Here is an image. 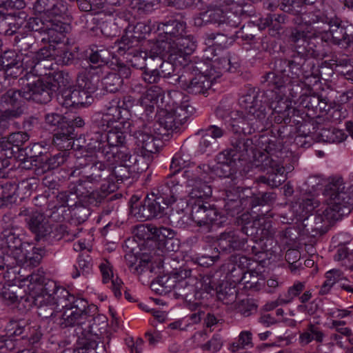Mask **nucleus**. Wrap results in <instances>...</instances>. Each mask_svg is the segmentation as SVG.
Returning <instances> with one entry per match:
<instances>
[{
  "instance_id": "nucleus-1",
  "label": "nucleus",
  "mask_w": 353,
  "mask_h": 353,
  "mask_svg": "<svg viewBox=\"0 0 353 353\" xmlns=\"http://www.w3.org/2000/svg\"><path fill=\"white\" fill-rule=\"evenodd\" d=\"M303 33L297 32L293 41L297 46V54L292 59H276L272 71L265 74L264 81L267 83L266 98L270 100L271 118L278 124H288L298 111L292 105L299 103L316 114L320 95L311 94L310 85L304 82L311 77L315 82L319 79V66L314 57L318 52L309 46L305 48ZM310 45V43H308Z\"/></svg>"
},
{
  "instance_id": "nucleus-2",
  "label": "nucleus",
  "mask_w": 353,
  "mask_h": 353,
  "mask_svg": "<svg viewBox=\"0 0 353 353\" xmlns=\"http://www.w3.org/2000/svg\"><path fill=\"white\" fill-rule=\"evenodd\" d=\"M299 24V27L295 29L291 34V41L296 50L297 54V46L293 41V36L297 32L303 33V39H305V48L309 49L313 46V49L318 52V56L314 57V62L320 54L316 46L313 41L316 38L321 37V40L325 41H332L334 44L344 48L349 52H353V34H347L346 28L341 25V20L337 17L327 18L321 17L312 12L304 13L300 18L294 19Z\"/></svg>"
},
{
  "instance_id": "nucleus-3",
  "label": "nucleus",
  "mask_w": 353,
  "mask_h": 353,
  "mask_svg": "<svg viewBox=\"0 0 353 353\" xmlns=\"http://www.w3.org/2000/svg\"><path fill=\"white\" fill-rule=\"evenodd\" d=\"M345 185L342 177H334L326 185L323 196V206L317 211L314 216V225L305 230L313 237L325 234L332 221L337 220L340 212L347 205L353 204V196L345 191Z\"/></svg>"
},
{
  "instance_id": "nucleus-4",
  "label": "nucleus",
  "mask_w": 353,
  "mask_h": 353,
  "mask_svg": "<svg viewBox=\"0 0 353 353\" xmlns=\"http://www.w3.org/2000/svg\"><path fill=\"white\" fill-rule=\"evenodd\" d=\"M266 90L259 92L249 88L239 99V105L244 111L236 118H232L230 127L236 134H251L263 123L270 108V100L266 98Z\"/></svg>"
},
{
  "instance_id": "nucleus-5",
  "label": "nucleus",
  "mask_w": 353,
  "mask_h": 353,
  "mask_svg": "<svg viewBox=\"0 0 353 353\" xmlns=\"http://www.w3.org/2000/svg\"><path fill=\"white\" fill-rule=\"evenodd\" d=\"M152 119L141 116L128 123V132L134 137L136 150L140 154L138 158H134V165L138 172L148 169L151 155L158 152L157 142L159 143V140L152 134Z\"/></svg>"
},
{
  "instance_id": "nucleus-6",
  "label": "nucleus",
  "mask_w": 353,
  "mask_h": 353,
  "mask_svg": "<svg viewBox=\"0 0 353 353\" xmlns=\"http://www.w3.org/2000/svg\"><path fill=\"white\" fill-rule=\"evenodd\" d=\"M88 306V303L85 299L68 292V310L72 311L68 315V327L76 326L74 333L77 337V342L79 345L73 353H88L90 349L97 347L96 342L90 339L89 330L83 327L88 316L86 310Z\"/></svg>"
},
{
  "instance_id": "nucleus-7",
  "label": "nucleus",
  "mask_w": 353,
  "mask_h": 353,
  "mask_svg": "<svg viewBox=\"0 0 353 353\" xmlns=\"http://www.w3.org/2000/svg\"><path fill=\"white\" fill-rule=\"evenodd\" d=\"M244 230L248 236L254 239V245H251L252 260L259 263H264L266 260H270L274 251L272 248H268V243H272L273 239L271 237L274 233L271 221L260 217L254 219L251 224L244 225Z\"/></svg>"
},
{
  "instance_id": "nucleus-8",
  "label": "nucleus",
  "mask_w": 353,
  "mask_h": 353,
  "mask_svg": "<svg viewBox=\"0 0 353 353\" xmlns=\"http://www.w3.org/2000/svg\"><path fill=\"white\" fill-rule=\"evenodd\" d=\"M185 194L180 182L172 177L166 178L145 197L152 219L161 216L169 205L175 203L178 199H181Z\"/></svg>"
},
{
  "instance_id": "nucleus-9",
  "label": "nucleus",
  "mask_w": 353,
  "mask_h": 353,
  "mask_svg": "<svg viewBox=\"0 0 353 353\" xmlns=\"http://www.w3.org/2000/svg\"><path fill=\"white\" fill-rule=\"evenodd\" d=\"M185 194L180 182L172 177L166 178L145 197L152 219L161 216L169 205L175 203L178 199H181Z\"/></svg>"
},
{
  "instance_id": "nucleus-10",
  "label": "nucleus",
  "mask_w": 353,
  "mask_h": 353,
  "mask_svg": "<svg viewBox=\"0 0 353 353\" xmlns=\"http://www.w3.org/2000/svg\"><path fill=\"white\" fill-rule=\"evenodd\" d=\"M208 67V64L202 61L188 63L177 79L179 87L190 94H205L215 79Z\"/></svg>"
},
{
  "instance_id": "nucleus-11",
  "label": "nucleus",
  "mask_w": 353,
  "mask_h": 353,
  "mask_svg": "<svg viewBox=\"0 0 353 353\" xmlns=\"http://www.w3.org/2000/svg\"><path fill=\"white\" fill-rule=\"evenodd\" d=\"M261 143H265L264 152L261 153V161L264 169H270L268 177L263 176L260 181L272 187H278L285 180V168L283 165L285 152L280 142L261 137Z\"/></svg>"
},
{
  "instance_id": "nucleus-12",
  "label": "nucleus",
  "mask_w": 353,
  "mask_h": 353,
  "mask_svg": "<svg viewBox=\"0 0 353 353\" xmlns=\"http://www.w3.org/2000/svg\"><path fill=\"white\" fill-rule=\"evenodd\" d=\"M19 215L27 216L26 221L29 229L35 234L37 241L43 240L53 243L65 235V228L63 225L50 224L48 219L42 212L24 208L21 210Z\"/></svg>"
},
{
  "instance_id": "nucleus-13",
  "label": "nucleus",
  "mask_w": 353,
  "mask_h": 353,
  "mask_svg": "<svg viewBox=\"0 0 353 353\" xmlns=\"http://www.w3.org/2000/svg\"><path fill=\"white\" fill-rule=\"evenodd\" d=\"M134 102V97L130 95L123 96V98L114 97L105 105L104 112L96 116L94 120L95 125L103 131L117 123L128 125L131 121H124L123 113H128Z\"/></svg>"
},
{
  "instance_id": "nucleus-14",
  "label": "nucleus",
  "mask_w": 353,
  "mask_h": 353,
  "mask_svg": "<svg viewBox=\"0 0 353 353\" xmlns=\"http://www.w3.org/2000/svg\"><path fill=\"white\" fill-rule=\"evenodd\" d=\"M194 281L193 270L185 268L176 269L158 281L166 292L173 290L177 297L188 301H192L194 298Z\"/></svg>"
},
{
  "instance_id": "nucleus-15",
  "label": "nucleus",
  "mask_w": 353,
  "mask_h": 353,
  "mask_svg": "<svg viewBox=\"0 0 353 353\" xmlns=\"http://www.w3.org/2000/svg\"><path fill=\"white\" fill-rule=\"evenodd\" d=\"M99 72L97 68H92L88 71L81 72L77 77V85L74 88H68L70 94L68 100L71 101L70 107L83 106L90 103V93L96 90L99 83Z\"/></svg>"
},
{
  "instance_id": "nucleus-16",
  "label": "nucleus",
  "mask_w": 353,
  "mask_h": 353,
  "mask_svg": "<svg viewBox=\"0 0 353 353\" xmlns=\"http://www.w3.org/2000/svg\"><path fill=\"white\" fill-rule=\"evenodd\" d=\"M93 184L86 179H80L77 181H71L68 186L71 194H75L79 201L89 205H97L101 203L106 196L114 191L115 183L101 184V190H94Z\"/></svg>"
},
{
  "instance_id": "nucleus-17",
  "label": "nucleus",
  "mask_w": 353,
  "mask_h": 353,
  "mask_svg": "<svg viewBox=\"0 0 353 353\" xmlns=\"http://www.w3.org/2000/svg\"><path fill=\"white\" fill-rule=\"evenodd\" d=\"M240 23V17L228 12L225 6L221 3L210 4L205 11L200 12L194 18V23L198 27L212 23L219 27L225 25L230 28H236Z\"/></svg>"
},
{
  "instance_id": "nucleus-18",
  "label": "nucleus",
  "mask_w": 353,
  "mask_h": 353,
  "mask_svg": "<svg viewBox=\"0 0 353 353\" xmlns=\"http://www.w3.org/2000/svg\"><path fill=\"white\" fill-rule=\"evenodd\" d=\"M93 143L92 148L101 154L108 160L112 159V154H116L118 148L125 143V135L116 125L105 131L103 133L97 132L92 138Z\"/></svg>"
},
{
  "instance_id": "nucleus-19",
  "label": "nucleus",
  "mask_w": 353,
  "mask_h": 353,
  "mask_svg": "<svg viewBox=\"0 0 353 353\" xmlns=\"http://www.w3.org/2000/svg\"><path fill=\"white\" fill-rule=\"evenodd\" d=\"M19 84L24 99L32 100L38 103H47L52 99L50 84L41 77L26 73L19 79Z\"/></svg>"
},
{
  "instance_id": "nucleus-20",
  "label": "nucleus",
  "mask_w": 353,
  "mask_h": 353,
  "mask_svg": "<svg viewBox=\"0 0 353 353\" xmlns=\"http://www.w3.org/2000/svg\"><path fill=\"white\" fill-rule=\"evenodd\" d=\"M19 285L26 287L24 291L30 296L41 294L47 296L46 299H49L52 294H57L59 289L54 281L48 280L46 282L44 272L40 270L20 279Z\"/></svg>"
},
{
  "instance_id": "nucleus-21",
  "label": "nucleus",
  "mask_w": 353,
  "mask_h": 353,
  "mask_svg": "<svg viewBox=\"0 0 353 353\" xmlns=\"http://www.w3.org/2000/svg\"><path fill=\"white\" fill-rule=\"evenodd\" d=\"M247 233L244 226L240 230H232L220 234L217 239L218 248L225 252L246 251L251 253V245H248Z\"/></svg>"
},
{
  "instance_id": "nucleus-22",
  "label": "nucleus",
  "mask_w": 353,
  "mask_h": 353,
  "mask_svg": "<svg viewBox=\"0 0 353 353\" xmlns=\"http://www.w3.org/2000/svg\"><path fill=\"white\" fill-rule=\"evenodd\" d=\"M91 161L92 157L87 154L83 157H77V164L85 169L84 173L86 174V179L93 185L102 181L103 182L102 184H106V185L109 183H111L110 179H112V170L100 161L95 162L90 165L88 161Z\"/></svg>"
},
{
  "instance_id": "nucleus-23",
  "label": "nucleus",
  "mask_w": 353,
  "mask_h": 353,
  "mask_svg": "<svg viewBox=\"0 0 353 353\" xmlns=\"http://www.w3.org/2000/svg\"><path fill=\"white\" fill-rule=\"evenodd\" d=\"M183 176L187 179V181L185 187L183 186L185 194L181 199L185 198L188 195L190 197L188 202L190 203L191 201H203L211 196L212 191L210 185L201 179L194 178L192 171L185 170Z\"/></svg>"
},
{
  "instance_id": "nucleus-24",
  "label": "nucleus",
  "mask_w": 353,
  "mask_h": 353,
  "mask_svg": "<svg viewBox=\"0 0 353 353\" xmlns=\"http://www.w3.org/2000/svg\"><path fill=\"white\" fill-rule=\"evenodd\" d=\"M18 228L14 225L13 221L9 216L5 215L2 219V232L0 234L1 245L8 248V254L14 257L17 250H21L23 242L17 232Z\"/></svg>"
},
{
  "instance_id": "nucleus-25",
  "label": "nucleus",
  "mask_w": 353,
  "mask_h": 353,
  "mask_svg": "<svg viewBox=\"0 0 353 353\" xmlns=\"http://www.w3.org/2000/svg\"><path fill=\"white\" fill-rule=\"evenodd\" d=\"M44 250L41 248H37L33 244L23 242L21 250H17L16 255L13 257L15 263L19 266L34 268L37 266L43 257Z\"/></svg>"
},
{
  "instance_id": "nucleus-26",
  "label": "nucleus",
  "mask_w": 353,
  "mask_h": 353,
  "mask_svg": "<svg viewBox=\"0 0 353 353\" xmlns=\"http://www.w3.org/2000/svg\"><path fill=\"white\" fill-rule=\"evenodd\" d=\"M172 45L170 60L176 63H187V57L191 54L196 48V42L194 37L185 32L183 35L170 42Z\"/></svg>"
},
{
  "instance_id": "nucleus-27",
  "label": "nucleus",
  "mask_w": 353,
  "mask_h": 353,
  "mask_svg": "<svg viewBox=\"0 0 353 353\" xmlns=\"http://www.w3.org/2000/svg\"><path fill=\"white\" fill-rule=\"evenodd\" d=\"M34 299V304L37 306V314L42 319H51L54 323L63 328L66 327V319L64 317L66 311L63 306V310L56 311L54 304L46 301L44 296L39 294L31 296Z\"/></svg>"
},
{
  "instance_id": "nucleus-28",
  "label": "nucleus",
  "mask_w": 353,
  "mask_h": 353,
  "mask_svg": "<svg viewBox=\"0 0 353 353\" xmlns=\"http://www.w3.org/2000/svg\"><path fill=\"white\" fill-rule=\"evenodd\" d=\"M192 205V220L199 226L208 225L214 223L217 219V210L212 208L210 204L203 201L190 202Z\"/></svg>"
},
{
  "instance_id": "nucleus-29",
  "label": "nucleus",
  "mask_w": 353,
  "mask_h": 353,
  "mask_svg": "<svg viewBox=\"0 0 353 353\" xmlns=\"http://www.w3.org/2000/svg\"><path fill=\"white\" fill-rule=\"evenodd\" d=\"M22 94L21 88L10 89L3 94L0 97V110L21 117L26 109Z\"/></svg>"
},
{
  "instance_id": "nucleus-30",
  "label": "nucleus",
  "mask_w": 353,
  "mask_h": 353,
  "mask_svg": "<svg viewBox=\"0 0 353 353\" xmlns=\"http://www.w3.org/2000/svg\"><path fill=\"white\" fill-rule=\"evenodd\" d=\"M73 248L76 252H81L77 261L78 266L74 265L73 271L71 273V276L73 279H77L81 274L83 275L88 274L92 271V258L88 254L91 248L89 243H87L83 239L79 240L77 243H74Z\"/></svg>"
},
{
  "instance_id": "nucleus-31",
  "label": "nucleus",
  "mask_w": 353,
  "mask_h": 353,
  "mask_svg": "<svg viewBox=\"0 0 353 353\" xmlns=\"http://www.w3.org/2000/svg\"><path fill=\"white\" fill-rule=\"evenodd\" d=\"M274 194L264 193L261 197L248 196L245 199H236L232 201L225 202L224 208L228 214L234 216L239 214L245 206L249 203L252 207L256 205H263L268 201L274 199Z\"/></svg>"
},
{
  "instance_id": "nucleus-32",
  "label": "nucleus",
  "mask_w": 353,
  "mask_h": 353,
  "mask_svg": "<svg viewBox=\"0 0 353 353\" xmlns=\"http://www.w3.org/2000/svg\"><path fill=\"white\" fill-rule=\"evenodd\" d=\"M47 216L52 221L64 225L66 216V192H59L54 196L48 203V211Z\"/></svg>"
},
{
  "instance_id": "nucleus-33",
  "label": "nucleus",
  "mask_w": 353,
  "mask_h": 353,
  "mask_svg": "<svg viewBox=\"0 0 353 353\" xmlns=\"http://www.w3.org/2000/svg\"><path fill=\"white\" fill-rule=\"evenodd\" d=\"M164 96L163 90L158 85L150 86L140 98L141 105L145 108V114L142 116L145 118L152 119L150 115L154 112V105H158L159 101L163 103Z\"/></svg>"
},
{
  "instance_id": "nucleus-34",
  "label": "nucleus",
  "mask_w": 353,
  "mask_h": 353,
  "mask_svg": "<svg viewBox=\"0 0 353 353\" xmlns=\"http://www.w3.org/2000/svg\"><path fill=\"white\" fill-rule=\"evenodd\" d=\"M194 277V300H201L208 296L216 290L213 276L211 274H201L197 271H193Z\"/></svg>"
},
{
  "instance_id": "nucleus-35",
  "label": "nucleus",
  "mask_w": 353,
  "mask_h": 353,
  "mask_svg": "<svg viewBox=\"0 0 353 353\" xmlns=\"http://www.w3.org/2000/svg\"><path fill=\"white\" fill-rule=\"evenodd\" d=\"M148 48L145 51L148 53L149 61L152 63L157 61V63H160L161 60L171 54L172 45L168 41H165L161 37L154 41H148Z\"/></svg>"
},
{
  "instance_id": "nucleus-36",
  "label": "nucleus",
  "mask_w": 353,
  "mask_h": 353,
  "mask_svg": "<svg viewBox=\"0 0 353 353\" xmlns=\"http://www.w3.org/2000/svg\"><path fill=\"white\" fill-rule=\"evenodd\" d=\"M24 68L22 61L18 59V55L14 50H6L0 57V70H3L7 77H17L21 70Z\"/></svg>"
},
{
  "instance_id": "nucleus-37",
  "label": "nucleus",
  "mask_w": 353,
  "mask_h": 353,
  "mask_svg": "<svg viewBox=\"0 0 353 353\" xmlns=\"http://www.w3.org/2000/svg\"><path fill=\"white\" fill-rule=\"evenodd\" d=\"M174 95L176 98L180 99L179 101L173 102V108L171 111L176 115L181 125L184 124L188 119L194 113V108L191 105L188 96L182 93L175 92Z\"/></svg>"
},
{
  "instance_id": "nucleus-38",
  "label": "nucleus",
  "mask_w": 353,
  "mask_h": 353,
  "mask_svg": "<svg viewBox=\"0 0 353 353\" xmlns=\"http://www.w3.org/2000/svg\"><path fill=\"white\" fill-rule=\"evenodd\" d=\"M99 269L102 275L103 283L111 281V289L115 297L120 298L122 295L121 289L123 283L117 276H114L112 265L107 259H103L99 265Z\"/></svg>"
},
{
  "instance_id": "nucleus-39",
  "label": "nucleus",
  "mask_w": 353,
  "mask_h": 353,
  "mask_svg": "<svg viewBox=\"0 0 353 353\" xmlns=\"http://www.w3.org/2000/svg\"><path fill=\"white\" fill-rule=\"evenodd\" d=\"M236 160H238L236 154L230 148L219 153L216 156L218 165L216 170L219 176L224 178L230 176L233 172L232 168Z\"/></svg>"
},
{
  "instance_id": "nucleus-40",
  "label": "nucleus",
  "mask_w": 353,
  "mask_h": 353,
  "mask_svg": "<svg viewBox=\"0 0 353 353\" xmlns=\"http://www.w3.org/2000/svg\"><path fill=\"white\" fill-rule=\"evenodd\" d=\"M230 149L236 154L239 161L244 160L250 153L253 154L255 150L252 139L245 138L241 134L230 138Z\"/></svg>"
},
{
  "instance_id": "nucleus-41",
  "label": "nucleus",
  "mask_w": 353,
  "mask_h": 353,
  "mask_svg": "<svg viewBox=\"0 0 353 353\" xmlns=\"http://www.w3.org/2000/svg\"><path fill=\"white\" fill-rule=\"evenodd\" d=\"M158 30H163L164 36L161 37L168 42L183 35L185 33V23L177 20H169L165 23H160L157 26Z\"/></svg>"
},
{
  "instance_id": "nucleus-42",
  "label": "nucleus",
  "mask_w": 353,
  "mask_h": 353,
  "mask_svg": "<svg viewBox=\"0 0 353 353\" xmlns=\"http://www.w3.org/2000/svg\"><path fill=\"white\" fill-rule=\"evenodd\" d=\"M50 84L52 94L54 92L57 93V100L59 103L64 106L66 103V79L65 78L64 71L57 70L53 72L51 77Z\"/></svg>"
},
{
  "instance_id": "nucleus-43",
  "label": "nucleus",
  "mask_w": 353,
  "mask_h": 353,
  "mask_svg": "<svg viewBox=\"0 0 353 353\" xmlns=\"http://www.w3.org/2000/svg\"><path fill=\"white\" fill-rule=\"evenodd\" d=\"M34 59H29L28 57H23L22 59L24 69L27 70L26 73H31L38 77L51 75L50 72L48 73V71L54 68H52V63L49 60Z\"/></svg>"
},
{
  "instance_id": "nucleus-44",
  "label": "nucleus",
  "mask_w": 353,
  "mask_h": 353,
  "mask_svg": "<svg viewBox=\"0 0 353 353\" xmlns=\"http://www.w3.org/2000/svg\"><path fill=\"white\" fill-rule=\"evenodd\" d=\"M20 270H17V265L13 257L9 254L1 258L0 260V275L8 281L22 279L20 275Z\"/></svg>"
},
{
  "instance_id": "nucleus-45",
  "label": "nucleus",
  "mask_w": 353,
  "mask_h": 353,
  "mask_svg": "<svg viewBox=\"0 0 353 353\" xmlns=\"http://www.w3.org/2000/svg\"><path fill=\"white\" fill-rule=\"evenodd\" d=\"M34 6L37 12L48 16H61L66 12V8L58 0H37Z\"/></svg>"
},
{
  "instance_id": "nucleus-46",
  "label": "nucleus",
  "mask_w": 353,
  "mask_h": 353,
  "mask_svg": "<svg viewBox=\"0 0 353 353\" xmlns=\"http://www.w3.org/2000/svg\"><path fill=\"white\" fill-rule=\"evenodd\" d=\"M85 125L84 120L80 117H75L74 115L68 114V159L69 163H74L76 153L74 148V137L71 131L74 130L75 128H81Z\"/></svg>"
},
{
  "instance_id": "nucleus-47",
  "label": "nucleus",
  "mask_w": 353,
  "mask_h": 353,
  "mask_svg": "<svg viewBox=\"0 0 353 353\" xmlns=\"http://www.w3.org/2000/svg\"><path fill=\"white\" fill-rule=\"evenodd\" d=\"M324 337L325 334L321 328L317 325L310 323L305 330L300 334L299 340L302 345H305L312 341L321 343Z\"/></svg>"
},
{
  "instance_id": "nucleus-48",
  "label": "nucleus",
  "mask_w": 353,
  "mask_h": 353,
  "mask_svg": "<svg viewBox=\"0 0 353 353\" xmlns=\"http://www.w3.org/2000/svg\"><path fill=\"white\" fill-rule=\"evenodd\" d=\"M346 138L347 135L343 130L333 127L321 129L317 135L319 141L330 143H339Z\"/></svg>"
},
{
  "instance_id": "nucleus-49",
  "label": "nucleus",
  "mask_w": 353,
  "mask_h": 353,
  "mask_svg": "<svg viewBox=\"0 0 353 353\" xmlns=\"http://www.w3.org/2000/svg\"><path fill=\"white\" fill-rule=\"evenodd\" d=\"M140 48V41L135 37L126 34L123 36L120 41L117 43V52L119 55L129 56L130 54H134L136 50Z\"/></svg>"
},
{
  "instance_id": "nucleus-50",
  "label": "nucleus",
  "mask_w": 353,
  "mask_h": 353,
  "mask_svg": "<svg viewBox=\"0 0 353 353\" xmlns=\"http://www.w3.org/2000/svg\"><path fill=\"white\" fill-rule=\"evenodd\" d=\"M111 53L110 52L104 48H101L99 49L98 48H94L91 49V53L89 56V61L90 63L93 64H97V66L94 68H97L100 70L99 72V78L101 74V66L107 64L110 59ZM94 68L93 66H89L85 71L89 70L90 68Z\"/></svg>"
},
{
  "instance_id": "nucleus-51",
  "label": "nucleus",
  "mask_w": 353,
  "mask_h": 353,
  "mask_svg": "<svg viewBox=\"0 0 353 353\" xmlns=\"http://www.w3.org/2000/svg\"><path fill=\"white\" fill-rule=\"evenodd\" d=\"M215 290L217 299L224 304L229 305L236 301L237 290L228 282L221 283Z\"/></svg>"
},
{
  "instance_id": "nucleus-52",
  "label": "nucleus",
  "mask_w": 353,
  "mask_h": 353,
  "mask_svg": "<svg viewBox=\"0 0 353 353\" xmlns=\"http://www.w3.org/2000/svg\"><path fill=\"white\" fill-rule=\"evenodd\" d=\"M158 124L166 131H174L179 129L181 125L176 115L171 110L162 109L158 117Z\"/></svg>"
},
{
  "instance_id": "nucleus-53",
  "label": "nucleus",
  "mask_w": 353,
  "mask_h": 353,
  "mask_svg": "<svg viewBox=\"0 0 353 353\" xmlns=\"http://www.w3.org/2000/svg\"><path fill=\"white\" fill-rule=\"evenodd\" d=\"M128 61L135 68L143 70L147 66L154 68V65L149 61L147 51H142L140 48L136 50L134 54H130L126 57Z\"/></svg>"
},
{
  "instance_id": "nucleus-54",
  "label": "nucleus",
  "mask_w": 353,
  "mask_h": 353,
  "mask_svg": "<svg viewBox=\"0 0 353 353\" xmlns=\"http://www.w3.org/2000/svg\"><path fill=\"white\" fill-rule=\"evenodd\" d=\"M252 334L250 331L244 330L239 333L236 341L229 346V350L232 352H237L245 348L252 347Z\"/></svg>"
},
{
  "instance_id": "nucleus-55",
  "label": "nucleus",
  "mask_w": 353,
  "mask_h": 353,
  "mask_svg": "<svg viewBox=\"0 0 353 353\" xmlns=\"http://www.w3.org/2000/svg\"><path fill=\"white\" fill-rule=\"evenodd\" d=\"M16 186L10 183L0 185V208L8 207L17 200Z\"/></svg>"
},
{
  "instance_id": "nucleus-56",
  "label": "nucleus",
  "mask_w": 353,
  "mask_h": 353,
  "mask_svg": "<svg viewBox=\"0 0 353 353\" xmlns=\"http://www.w3.org/2000/svg\"><path fill=\"white\" fill-rule=\"evenodd\" d=\"M306 283L296 281L292 285L288 288L287 292L281 295L279 300L281 303L288 304L293 301L296 297H299L305 288Z\"/></svg>"
},
{
  "instance_id": "nucleus-57",
  "label": "nucleus",
  "mask_w": 353,
  "mask_h": 353,
  "mask_svg": "<svg viewBox=\"0 0 353 353\" xmlns=\"http://www.w3.org/2000/svg\"><path fill=\"white\" fill-rule=\"evenodd\" d=\"M190 165V158L188 154H185L182 152L176 153L173 157L170 164V170L172 171V174L168 175L167 178L172 177L179 182V181L174 176L175 174L182 169L188 167Z\"/></svg>"
},
{
  "instance_id": "nucleus-58",
  "label": "nucleus",
  "mask_w": 353,
  "mask_h": 353,
  "mask_svg": "<svg viewBox=\"0 0 353 353\" xmlns=\"http://www.w3.org/2000/svg\"><path fill=\"white\" fill-rule=\"evenodd\" d=\"M325 276V281L319 290V294L321 295L328 294L333 285L344 278L342 272L335 269L327 272Z\"/></svg>"
},
{
  "instance_id": "nucleus-59",
  "label": "nucleus",
  "mask_w": 353,
  "mask_h": 353,
  "mask_svg": "<svg viewBox=\"0 0 353 353\" xmlns=\"http://www.w3.org/2000/svg\"><path fill=\"white\" fill-rule=\"evenodd\" d=\"M53 143L61 151L59 154L54 156L55 161L57 162L58 165L63 163L65 160V143H66V133L65 130L63 131H57L54 133L53 137Z\"/></svg>"
},
{
  "instance_id": "nucleus-60",
  "label": "nucleus",
  "mask_w": 353,
  "mask_h": 353,
  "mask_svg": "<svg viewBox=\"0 0 353 353\" xmlns=\"http://www.w3.org/2000/svg\"><path fill=\"white\" fill-rule=\"evenodd\" d=\"M236 69V66L232 65L231 61L229 57H223L216 59L212 61L210 69L209 70L212 71L217 70L216 72V74H213L212 77H215V79L219 77L222 73L225 72H234Z\"/></svg>"
},
{
  "instance_id": "nucleus-61",
  "label": "nucleus",
  "mask_w": 353,
  "mask_h": 353,
  "mask_svg": "<svg viewBox=\"0 0 353 353\" xmlns=\"http://www.w3.org/2000/svg\"><path fill=\"white\" fill-rule=\"evenodd\" d=\"M56 21V19H50L51 26L50 28L48 27L45 31L48 34L50 42L59 43L65 37V23H62L61 26L55 24L54 22Z\"/></svg>"
},
{
  "instance_id": "nucleus-62",
  "label": "nucleus",
  "mask_w": 353,
  "mask_h": 353,
  "mask_svg": "<svg viewBox=\"0 0 353 353\" xmlns=\"http://www.w3.org/2000/svg\"><path fill=\"white\" fill-rule=\"evenodd\" d=\"M28 139L29 136L26 132H17L10 134L8 137V143L10 145L9 149L12 150L10 153L21 151Z\"/></svg>"
},
{
  "instance_id": "nucleus-63",
  "label": "nucleus",
  "mask_w": 353,
  "mask_h": 353,
  "mask_svg": "<svg viewBox=\"0 0 353 353\" xmlns=\"http://www.w3.org/2000/svg\"><path fill=\"white\" fill-rule=\"evenodd\" d=\"M123 81L116 72H110L101 80L103 89L107 92H115L123 85Z\"/></svg>"
},
{
  "instance_id": "nucleus-64",
  "label": "nucleus",
  "mask_w": 353,
  "mask_h": 353,
  "mask_svg": "<svg viewBox=\"0 0 353 353\" xmlns=\"http://www.w3.org/2000/svg\"><path fill=\"white\" fill-rule=\"evenodd\" d=\"M170 54L168 57L165 58L168 59L167 61H163L159 63V73L161 76V78H167L169 77L177 68L182 67L184 70V67L188 65V63H181L178 62L176 63L175 61L170 60Z\"/></svg>"
}]
</instances>
